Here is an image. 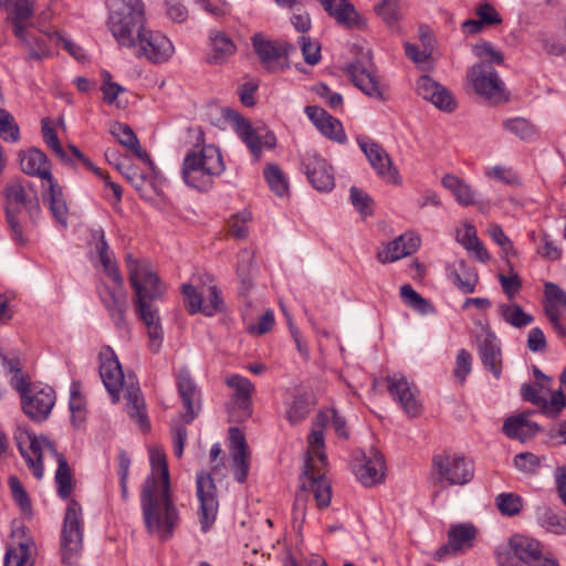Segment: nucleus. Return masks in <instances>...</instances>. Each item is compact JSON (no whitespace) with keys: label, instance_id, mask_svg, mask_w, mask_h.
<instances>
[{"label":"nucleus","instance_id":"33","mask_svg":"<svg viewBox=\"0 0 566 566\" xmlns=\"http://www.w3.org/2000/svg\"><path fill=\"white\" fill-rule=\"evenodd\" d=\"M49 181V188L43 192V202L51 211L52 217L62 226H67L69 207L62 187L53 179Z\"/></svg>","mask_w":566,"mask_h":566},{"label":"nucleus","instance_id":"6","mask_svg":"<svg viewBox=\"0 0 566 566\" xmlns=\"http://www.w3.org/2000/svg\"><path fill=\"white\" fill-rule=\"evenodd\" d=\"M106 25L119 46L133 44V38L145 27L143 0H106Z\"/></svg>","mask_w":566,"mask_h":566},{"label":"nucleus","instance_id":"7","mask_svg":"<svg viewBox=\"0 0 566 566\" xmlns=\"http://www.w3.org/2000/svg\"><path fill=\"white\" fill-rule=\"evenodd\" d=\"M511 553L528 566H558L557 562L543 557L542 545L538 541L525 535L515 534L507 547H497L495 551L496 562L500 566H515Z\"/></svg>","mask_w":566,"mask_h":566},{"label":"nucleus","instance_id":"17","mask_svg":"<svg viewBox=\"0 0 566 566\" xmlns=\"http://www.w3.org/2000/svg\"><path fill=\"white\" fill-rule=\"evenodd\" d=\"M388 391L401 409L411 418L421 413V403L418 400V389L415 384L409 382L403 375H392L386 378Z\"/></svg>","mask_w":566,"mask_h":566},{"label":"nucleus","instance_id":"11","mask_svg":"<svg viewBox=\"0 0 566 566\" xmlns=\"http://www.w3.org/2000/svg\"><path fill=\"white\" fill-rule=\"evenodd\" d=\"M4 210L13 222V213L17 206L24 207V213H28L31 222L35 223L41 216V207L36 191L25 179H15L9 182L4 188Z\"/></svg>","mask_w":566,"mask_h":566},{"label":"nucleus","instance_id":"44","mask_svg":"<svg viewBox=\"0 0 566 566\" xmlns=\"http://www.w3.org/2000/svg\"><path fill=\"white\" fill-rule=\"evenodd\" d=\"M499 314L505 323L510 324L515 328H523L531 325L534 322L533 315L524 312L518 304H500Z\"/></svg>","mask_w":566,"mask_h":566},{"label":"nucleus","instance_id":"46","mask_svg":"<svg viewBox=\"0 0 566 566\" xmlns=\"http://www.w3.org/2000/svg\"><path fill=\"white\" fill-rule=\"evenodd\" d=\"M32 543L21 542L7 548L3 566H33Z\"/></svg>","mask_w":566,"mask_h":566},{"label":"nucleus","instance_id":"41","mask_svg":"<svg viewBox=\"0 0 566 566\" xmlns=\"http://www.w3.org/2000/svg\"><path fill=\"white\" fill-rule=\"evenodd\" d=\"M285 417L291 424H296L305 420L312 408V401L306 394H294L285 402Z\"/></svg>","mask_w":566,"mask_h":566},{"label":"nucleus","instance_id":"50","mask_svg":"<svg viewBox=\"0 0 566 566\" xmlns=\"http://www.w3.org/2000/svg\"><path fill=\"white\" fill-rule=\"evenodd\" d=\"M495 504L502 515L516 516L522 511L523 499L516 493L504 492L495 497Z\"/></svg>","mask_w":566,"mask_h":566},{"label":"nucleus","instance_id":"40","mask_svg":"<svg viewBox=\"0 0 566 566\" xmlns=\"http://www.w3.org/2000/svg\"><path fill=\"white\" fill-rule=\"evenodd\" d=\"M125 398L127 400V412L129 417L139 423L142 430H148L149 423L145 412V401L139 387L134 384L127 386Z\"/></svg>","mask_w":566,"mask_h":566},{"label":"nucleus","instance_id":"23","mask_svg":"<svg viewBox=\"0 0 566 566\" xmlns=\"http://www.w3.org/2000/svg\"><path fill=\"white\" fill-rule=\"evenodd\" d=\"M99 298L115 327L120 331L125 329L127 327L125 315L128 308V302L124 285L122 287L116 285L115 289L105 285L99 291Z\"/></svg>","mask_w":566,"mask_h":566},{"label":"nucleus","instance_id":"37","mask_svg":"<svg viewBox=\"0 0 566 566\" xmlns=\"http://www.w3.org/2000/svg\"><path fill=\"white\" fill-rule=\"evenodd\" d=\"M211 53L207 57L209 64H223L235 52L233 41L220 31L210 33Z\"/></svg>","mask_w":566,"mask_h":566},{"label":"nucleus","instance_id":"25","mask_svg":"<svg viewBox=\"0 0 566 566\" xmlns=\"http://www.w3.org/2000/svg\"><path fill=\"white\" fill-rule=\"evenodd\" d=\"M476 531L471 524H458L450 527L448 543L437 549L436 559H442L447 555H457L472 547Z\"/></svg>","mask_w":566,"mask_h":566},{"label":"nucleus","instance_id":"10","mask_svg":"<svg viewBox=\"0 0 566 566\" xmlns=\"http://www.w3.org/2000/svg\"><path fill=\"white\" fill-rule=\"evenodd\" d=\"M432 470L438 482L449 485H465L474 476V464L459 454H437L432 459Z\"/></svg>","mask_w":566,"mask_h":566},{"label":"nucleus","instance_id":"26","mask_svg":"<svg viewBox=\"0 0 566 566\" xmlns=\"http://www.w3.org/2000/svg\"><path fill=\"white\" fill-rule=\"evenodd\" d=\"M221 114L222 118L232 126L235 134L249 147L253 156L258 157L262 150V140L250 122L240 113L229 107L222 108Z\"/></svg>","mask_w":566,"mask_h":566},{"label":"nucleus","instance_id":"49","mask_svg":"<svg viewBox=\"0 0 566 566\" xmlns=\"http://www.w3.org/2000/svg\"><path fill=\"white\" fill-rule=\"evenodd\" d=\"M264 177L270 189L279 197H283L289 193V182L281 170L275 164H270L264 168Z\"/></svg>","mask_w":566,"mask_h":566},{"label":"nucleus","instance_id":"24","mask_svg":"<svg viewBox=\"0 0 566 566\" xmlns=\"http://www.w3.org/2000/svg\"><path fill=\"white\" fill-rule=\"evenodd\" d=\"M417 92L422 98L430 101L436 107L443 112L450 113L457 107L451 92L432 80L429 75H422L417 81Z\"/></svg>","mask_w":566,"mask_h":566},{"label":"nucleus","instance_id":"1","mask_svg":"<svg viewBox=\"0 0 566 566\" xmlns=\"http://www.w3.org/2000/svg\"><path fill=\"white\" fill-rule=\"evenodd\" d=\"M332 422L335 432L343 438H348L346 421L337 412L331 409L319 412L316 417L317 429L312 430L307 437L308 450L304 470L301 475V490L295 495L294 514L304 515L307 492L311 491L318 507H327L332 499V488L321 470L326 465L324 433L322 428Z\"/></svg>","mask_w":566,"mask_h":566},{"label":"nucleus","instance_id":"48","mask_svg":"<svg viewBox=\"0 0 566 566\" xmlns=\"http://www.w3.org/2000/svg\"><path fill=\"white\" fill-rule=\"evenodd\" d=\"M503 127L520 137L523 140H535L538 137L537 128L528 119L524 117H514L506 119L503 123Z\"/></svg>","mask_w":566,"mask_h":566},{"label":"nucleus","instance_id":"62","mask_svg":"<svg viewBox=\"0 0 566 566\" xmlns=\"http://www.w3.org/2000/svg\"><path fill=\"white\" fill-rule=\"evenodd\" d=\"M233 475L239 483H243L249 474L248 451H233Z\"/></svg>","mask_w":566,"mask_h":566},{"label":"nucleus","instance_id":"19","mask_svg":"<svg viewBox=\"0 0 566 566\" xmlns=\"http://www.w3.org/2000/svg\"><path fill=\"white\" fill-rule=\"evenodd\" d=\"M476 344L483 366L499 379L502 373V353L496 335L488 324L482 326Z\"/></svg>","mask_w":566,"mask_h":566},{"label":"nucleus","instance_id":"47","mask_svg":"<svg viewBox=\"0 0 566 566\" xmlns=\"http://www.w3.org/2000/svg\"><path fill=\"white\" fill-rule=\"evenodd\" d=\"M400 296L407 306L422 315L434 313L433 305L422 297L410 284H405L400 287Z\"/></svg>","mask_w":566,"mask_h":566},{"label":"nucleus","instance_id":"63","mask_svg":"<svg viewBox=\"0 0 566 566\" xmlns=\"http://www.w3.org/2000/svg\"><path fill=\"white\" fill-rule=\"evenodd\" d=\"M99 261L103 265L106 275L119 287L124 285V279L118 270V266L113 258V252L98 254Z\"/></svg>","mask_w":566,"mask_h":566},{"label":"nucleus","instance_id":"30","mask_svg":"<svg viewBox=\"0 0 566 566\" xmlns=\"http://www.w3.org/2000/svg\"><path fill=\"white\" fill-rule=\"evenodd\" d=\"M327 14L346 28H358L361 18L348 0H318Z\"/></svg>","mask_w":566,"mask_h":566},{"label":"nucleus","instance_id":"20","mask_svg":"<svg viewBox=\"0 0 566 566\" xmlns=\"http://www.w3.org/2000/svg\"><path fill=\"white\" fill-rule=\"evenodd\" d=\"M357 143L376 172L389 181H395L398 171L392 167L391 159L382 146L367 136L357 137Z\"/></svg>","mask_w":566,"mask_h":566},{"label":"nucleus","instance_id":"21","mask_svg":"<svg viewBox=\"0 0 566 566\" xmlns=\"http://www.w3.org/2000/svg\"><path fill=\"white\" fill-rule=\"evenodd\" d=\"M346 72L354 85L365 95L380 102L388 99L386 85L380 83L377 76L373 72L368 71L361 62L349 64Z\"/></svg>","mask_w":566,"mask_h":566},{"label":"nucleus","instance_id":"12","mask_svg":"<svg viewBox=\"0 0 566 566\" xmlns=\"http://www.w3.org/2000/svg\"><path fill=\"white\" fill-rule=\"evenodd\" d=\"M474 92L494 103L503 101L504 84L490 63H475L468 73Z\"/></svg>","mask_w":566,"mask_h":566},{"label":"nucleus","instance_id":"2","mask_svg":"<svg viewBox=\"0 0 566 566\" xmlns=\"http://www.w3.org/2000/svg\"><path fill=\"white\" fill-rule=\"evenodd\" d=\"M153 474L147 476L140 493V506L145 526L161 539L171 537L179 522L178 510L172 501L169 470L161 451H150Z\"/></svg>","mask_w":566,"mask_h":566},{"label":"nucleus","instance_id":"27","mask_svg":"<svg viewBox=\"0 0 566 566\" xmlns=\"http://www.w3.org/2000/svg\"><path fill=\"white\" fill-rule=\"evenodd\" d=\"M420 242L419 235L406 232L389 242L384 250L378 251L376 258L382 264L398 261L415 253L419 249Z\"/></svg>","mask_w":566,"mask_h":566},{"label":"nucleus","instance_id":"28","mask_svg":"<svg viewBox=\"0 0 566 566\" xmlns=\"http://www.w3.org/2000/svg\"><path fill=\"white\" fill-rule=\"evenodd\" d=\"M177 388L182 400L184 408L186 409L182 418L186 423H190L198 415V411H196L195 408L196 403L199 406L200 392L195 380L190 376L189 370H179L177 375Z\"/></svg>","mask_w":566,"mask_h":566},{"label":"nucleus","instance_id":"32","mask_svg":"<svg viewBox=\"0 0 566 566\" xmlns=\"http://www.w3.org/2000/svg\"><path fill=\"white\" fill-rule=\"evenodd\" d=\"M449 280L464 294L475 291L479 275L474 268L465 261L459 260L447 266Z\"/></svg>","mask_w":566,"mask_h":566},{"label":"nucleus","instance_id":"34","mask_svg":"<svg viewBox=\"0 0 566 566\" xmlns=\"http://www.w3.org/2000/svg\"><path fill=\"white\" fill-rule=\"evenodd\" d=\"M20 166L27 175L38 176L45 180L53 178L45 154L36 148H31L20 155Z\"/></svg>","mask_w":566,"mask_h":566},{"label":"nucleus","instance_id":"35","mask_svg":"<svg viewBox=\"0 0 566 566\" xmlns=\"http://www.w3.org/2000/svg\"><path fill=\"white\" fill-rule=\"evenodd\" d=\"M17 39L27 51V60L41 61L50 55L51 36L49 34L28 30Z\"/></svg>","mask_w":566,"mask_h":566},{"label":"nucleus","instance_id":"53","mask_svg":"<svg viewBox=\"0 0 566 566\" xmlns=\"http://www.w3.org/2000/svg\"><path fill=\"white\" fill-rule=\"evenodd\" d=\"M253 260V254L249 250H243L239 254V263L237 274L241 281L240 293H248L252 287V277L250 274V265Z\"/></svg>","mask_w":566,"mask_h":566},{"label":"nucleus","instance_id":"43","mask_svg":"<svg viewBox=\"0 0 566 566\" xmlns=\"http://www.w3.org/2000/svg\"><path fill=\"white\" fill-rule=\"evenodd\" d=\"M57 469L55 472V483L57 495L66 500L73 491V475L67 460L63 454H56Z\"/></svg>","mask_w":566,"mask_h":566},{"label":"nucleus","instance_id":"4","mask_svg":"<svg viewBox=\"0 0 566 566\" xmlns=\"http://www.w3.org/2000/svg\"><path fill=\"white\" fill-rule=\"evenodd\" d=\"M0 359L10 386L19 394L23 412L35 422L46 420L55 403V391L43 384H32L30 376L22 371L19 358H9L0 353Z\"/></svg>","mask_w":566,"mask_h":566},{"label":"nucleus","instance_id":"16","mask_svg":"<svg viewBox=\"0 0 566 566\" xmlns=\"http://www.w3.org/2000/svg\"><path fill=\"white\" fill-rule=\"evenodd\" d=\"M302 167L311 185L318 191H331L335 186L332 166L313 150L302 155Z\"/></svg>","mask_w":566,"mask_h":566},{"label":"nucleus","instance_id":"58","mask_svg":"<svg viewBox=\"0 0 566 566\" xmlns=\"http://www.w3.org/2000/svg\"><path fill=\"white\" fill-rule=\"evenodd\" d=\"M317 129L324 136L339 144H344L346 142V134L344 132L342 123L332 115H329Z\"/></svg>","mask_w":566,"mask_h":566},{"label":"nucleus","instance_id":"61","mask_svg":"<svg viewBox=\"0 0 566 566\" xmlns=\"http://www.w3.org/2000/svg\"><path fill=\"white\" fill-rule=\"evenodd\" d=\"M473 53L475 56L481 59V62L501 64L503 62V54L495 50V48L490 42H482L473 48Z\"/></svg>","mask_w":566,"mask_h":566},{"label":"nucleus","instance_id":"9","mask_svg":"<svg viewBox=\"0 0 566 566\" xmlns=\"http://www.w3.org/2000/svg\"><path fill=\"white\" fill-rule=\"evenodd\" d=\"M125 48L133 49L137 57H145L154 64L167 62L175 53L172 42L165 34L146 27L133 38V44Z\"/></svg>","mask_w":566,"mask_h":566},{"label":"nucleus","instance_id":"42","mask_svg":"<svg viewBox=\"0 0 566 566\" xmlns=\"http://www.w3.org/2000/svg\"><path fill=\"white\" fill-rule=\"evenodd\" d=\"M545 314L560 315L566 313V292L553 282L544 284Z\"/></svg>","mask_w":566,"mask_h":566},{"label":"nucleus","instance_id":"18","mask_svg":"<svg viewBox=\"0 0 566 566\" xmlns=\"http://www.w3.org/2000/svg\"><path fill=\"white\" fill-rule=\"evenodd\" d=\"M29 446L25 448L21 441L18 443L19 451L32 471L35 479L41 480L44 474L42 458L45 452H50L54 458L60 454L54 443L46 437H36L34 433L28 434Z\"/></svg>","mask_w":566,"mask_h":566},{"label":"nucleus","instance_id":"22","mask_svg":"<svg viewBox=\"0 0 566 566\" xmlns=\"http://www.w3.org/2000/svg\"><path fill=\"white\" fill-rule=\"evenodd\" d=\"M358 481L367 488L384 482L386 475V462L384 455L375 448L363 455L360 463L355 469Z\"/></svg>","mask_w":566,"mask_h":566},{"label":"nucleus","instance_id":"57","mask_svg":"<svg viewBox=\"0 0 566 566\" xmlns=\"http://www.w3.org/2000/svg\"><path fill=\"white\" fill-rule=\"evenodd\" d=\"M544 384H524L521 388L522 398L525 401L532 402L541 409V412H549L548 410V401L545 397L538 394L539 389L544 388Z\"/></svg>","mask_w":566,"mask_h":566},{"label":"nucleus","instance_id":"38","mask_svg":"<svg viewBox=\"0 0 566 566\" xmlns=\"http://www.w3.org/2000/svg\"><path fill=\"white\" fill-rule=\"evenodd\" d=\"M226 384L234 390L239 408L243 411L244 416L251 415V395L254 390L253 384L245 377L240 375H232L226 379Z\"/></svg>","mask_w":566,"mask_h":566},{"label":"nucleus","instance_id":"59","mask_svg":"<svg viewBox=\"0 0 566 566\" xmlns=\"http://www.w3.org/2000/svg\"><path fill=\"white\" fill-rule=\"evenodd\" d=\"M205 295L208 302L205 304L203 314L206 316H213L217 313H220L224 310V302L220 294L219 289L216 285H210L207 287V292Z\"/></svg>","mask_w":566,"mask_h":566},{"label":"nucleus","instance_id":"54","mask_svg":"<svg viewBox=\"0 0 566 566\" xmlns=\"http://www.w3.org/2000/svg\"><path fill=\"white\" fill-rule=\"evenodd\" d=\"M0 138L6 142L15 143L20 138L19 126L13 116L0 107Z\"/></svg>","mask_w":566,"mask_h":566},{"label":"nucleus","instance_id":"55","mask_svg":"<svg viewBox=\"0 0 566 566\" xmlns=\"http://www.w3.org/2000/svg\"><path fill=\"white\" fill-rule=\"evenodd\" d=\"M252 219L250 211H241L228 220L229 234L235 239L247 238L249 230L247 223Z\"/></svg>","mask_w":566,"mask_h":566},{"label":"nucleus","instance_id":"29","mask_svg":"<svg viewBox=\"0 0 566 566\" xmlns=\"http://www.w3.org/2000/svg\"><path fill=\"white\" fill-rule=\"evenodd\" d=\"M34 3L32 0H14L8 9L6 22L11 27L15 36H22L23 32L33 25Z\"/></svg>","mask_w":566,"mask_h":566},{"label":"nucleus","instance_id":"14","mask_svg":"<svg viewBox=\"0 0 566 566\" xmlns=\"http://www.w3.org/2000/svg\"><path fill=\"white\" fill-rule=\"evenodd\" d=\"M252 44L260 62L269 71L282 70L287 66L289 53L291 50H295L285 41H272L262 34H254Z\"/></svg>","mask_w":566,"mask_h":566},{"label":"nucleus","instance_id":"52","mask_svg":"<svg viewBox=\"0 0 566 566\" xmlns=\"http://www.w3.org/2000/svg\"><path fill=\"white\" fill-rule=\"evenodd\" d=\"M185 296V306L190 314L203 313L205 304L203 296L205 291L198 292L192 283H185L181 287Z\"/></svg>","mask_w":566,"mask_h":566},{"label":"nucleus","instance_id":"39","mask_svg":"<svg viewBox=\"0 0 566 566\" xmlns=\"http://www.w3.org/2000/svg\"><path fill=\"white\" fill-rule=\"evenodd\" d=\"M441 182L446 189L453 193L459 205L468 207L475 203L476 193L463 179L455 175L447 174L442 177Z\"/></svg>","mask_w":566,"mask_h":566},{"label":"nucleus","instance_id":"56","mask_svg":"<svg viewBox=\"0 0 566 566\" xmlns=\"http://www.w3.org/2000/svg\"><path fill=\"white\" fill-rule=\"evenodd\" d=\"M350 192V202L363 217L373 214V199L371 197L363 191L361 189L353 186L349 190Z\"/></svg>","mask_w":566,"mask_h":566},{"label":"nucleus","instance_id":"51","mask_svg":"<svg viewBox=\"0 0 566 566\" xmlns=\"http://www.w3.org/2000/svg\"><path fill=\"white\" fill-rule=\"evenodd\" d=\"M536 520L542 527L553 533L559 534L566 528V522L563 523L555 512L546 505L536 507Z\"/></svg>","mask_w":566,"mask_h":566},{"label":"nucleus","instance_id":"64","mask_svg":"<svg viewBox=\"0 0 566 566\" xmlns=\"http://www.w3.org/2000/svg\"><path fill=\"white\" fill-rule=\"evenodd\" d=\"M99 261L103 265L106 275L119 287L124 285V279L118 270V266L113 258V252L98 254Z\"/></svg>","mask_w":566,"mask_h":566},{"label":"nucleus","instance_id":"15","mask_svg":"<svg viewBox=\"0 0 566 566\" xmlns=\"http://www.w3.org/2000/svg\"><path fill=\"white\" fill-rule=\"evenodd\" d=\"M99 359V376L101 379L112 397L113 402H118L120 399V390L124 386V373L118 361L115 352L105 346L98 354Z\"/></svg>","mask_w":566,"mask_h":566},{"label":"nucleus","instance_id":"60","mask_svg":"<svg viewBox=\"0 0 566 566\" xmlns=\"http://www.w3.org/2000/svg\"><path fill=\"white\" fill-rule=\"evenodd\" d=\"M514 465L526 474H535L541 467V460L532 452H522L514 457Z\"/></svg>","mask_w":566,"mask_h":566},{"label":"nucleus","instance_id":"36","mask_svg":"<svg viewBox=\"0 0 566 566\" xmlns=\"http://www.w3.org/2000/svg\"><path fill=\"white\" fill-rule=\"evenodd\" d=\"M109 132L120 145L129 149L138 159L151 164L149 155L142 149L139 140L129 125L115 122L112 124Z\"/></svg>","mask_w":566,"mask_h":566},{"label":"nucleus","instance_id":"13","mask_svg":"<svg viewBox=\"0 0 566 566\" xmlns=\"http://www.w3.org/2000/svg\"><path fill=\"white\" fill-rule=\"evenodd\" d=\"M197 496L200 502L198 516L201 531L207 533L217 518L219 502L217 499V488L209 473L201 472L197 475Z\"/></svg>","mask_w":566,"mask_h":566},{"label":"nucleus","instance_id":"5","mask_svg":"<svg viewBox=\"0 0 566 566\" xmlns=\"http://www.w3.org/2000/svg\"><path fill=\"white\" fill-rule=\"evenodd\" d=\"M224 169L219 148L205 145L199 150L192 149L186 154L181 174L187 186L199 191H208L212 188L214 178Z\"/></svg>","mask_w":566,"mask_h":566},{"label":"nucleus","instance_id":"3","mask_svg":"<svg viewBox=\"0 0 566 566\" xmlns=\"http://www.w3.org/2000/svg\"><path fill=\"white\" fill-rule=\"evenodd\" d=\"M125 263L130 286L135 292L136 314L147 326L149 348L157 353L163 342V329L158 312L150 303L159 300L166 287L154 272L148 259H138L132 253H127Z\"/></svg>","mask_w":566,"mask_h":566},{"label":"nucleus","instance_id":"31","mask_svg":"<svg viewBox=\"0 0 566 566\" xmlns=\"http://www.w3.org/2000/svg\"><path fill=\"white\" fill-rule=\"evenodd\" d=\"M541 431H543V428L536 422L531 421L527 412L509 417L503 424L505 436L521 442L532 439Z\"/></svg>","mask_w":566,"mask_h":566},{"label":"nucleus","instance_id":"8","mask_svg":"<svg viewBox=\"0 0 566 566\" xmlns=\"http://www.w3.org/2000/svg\"><path fill=\"white\" fill-rule=\"evenodd\" d=\"M83 531L82 506L72 499L67 503L61 532V555L64 564L72 565L80 557L83 549Z\"/></svg>","mask_w":566,"mask_h":566},{"label":"nucleus","instance_id":"45","mask_svg":"<svg viewBox=\"0 0 566 566\" xmlns=\"http://www.w3.org/2000/svg\"><path fill=\"white\" fill-rule=\"evenodd\" d=\"M28 213H24L23 206H17V210L13 213V222L6 213V221L10 231L11 239L18 244H24L28 242Z\"/></svg>","mask_w":566,"mask_h":566}]
</instances>
